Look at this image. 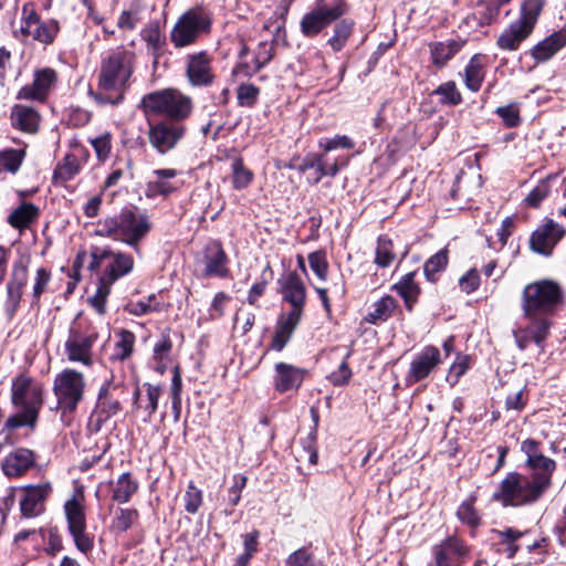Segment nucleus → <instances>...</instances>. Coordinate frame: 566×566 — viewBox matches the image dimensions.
I'll return each instance as SVG.
<instances>
[{
  "label": "nucleus",
  "instance_id": "nucleus-27",
  "mask_svg": "<svg viewBox=\"0 0 566 566\" xmlns=\"http://www.w3.org/2000/svg\"><path fill=\"white\" fill-rule=\"evenodd\" d=\"M28 282V266L22 261L15 262L7 284V308L12 314L20 305L22 292Z\"/></svg>",
  "mask_w": 566,
  "mask_h": 566
},
{
  "label": "nucleus",
  "instance_id": "nucleus-30",
  "mask_svg": "<svg viewBox=\"0 0 566 566\" xmlns=\"http://www.w3.org/2000/svg\"><path fill=\"white\" fill-rule=\"evenodd\" d=\"M565 45L566 30H558L538 42L531 50V55L537 63H544L551 60Z\"/></svg>",
  "mask_w": 566,
  "mask_h": 566
},
{
  "label": "nucleus",
  "instance_id": "nucleus-11",
  "mask_svg": "<svg viewBox=\"0 0 566 566\" xmlns=\"http://www.w3.org/2000/svg\"><path fill=\"white\" fill-rule=\"evenodd\" d=\"M347 11L345 0H316L314 7L300 21L301 32L307 38L316 36Z\"/></svg>",
  "mask_w": 566,
  "mask_h": 566
},
{
  "label": "nucleus",
  "instance_id": "nucleus-41",
  "mask_svg": "<svg viewBox=\"0 0 566 566\" xmlns=\"http://www.w3.org/2000/svg\"><path fill=\"white\" fill-rule=\"evenodd\" d=\"M138 483L132 479L129 473H123L112 483V499L118 503H126L137 491Z\"/></svg>",
  "mask_w": 566,
  "mask_h": 566
},
{
  "label": "nucleus",
  "instance_id": "nucleus-34",
  "mask_svg": "<svg viewBox=\"0 0 566 566\" xmlns=\"http://www.w3.org/2000/svg\"><path fill=\"white\" fill-rule=\"evenodd\" d=\"M501 3L499 1L480 0L467 18L472 25L484 27L491 24L499 15Z\"/></svg>",
  "mask_w": 566,
  "mask_h": 566
},
{
  "label": "nucleus",
  "instance_id": "nucleus-51",
  "mask_svg": "<svg viewBox=\"0 0 566 566\" xmlns=\"http://www.w3.org/2000/svg\"><path fill=\"white\" fill-rule=\"evenodd\" d=\"M138 512L132 509H118L112 522V527L116 532H126L137 520Z\"/></svg>",
  "mask_w": 566,
  "mask_h": 566
},
{
  "label": "nucleus",
  "instance_id": "nucleus-14",
  "mask_svg": "<svg viewBox=\"0 0 566 566\" xmlns=\"http://www.w3.org/2000/svg\"><path fill=\"white\" fill-rule=\"evenodd\" d=\"M64 513L75 547L81 553L87 554L94 546V537L86 531L85 511L80 496L74 495L65 502Z\"/></svg>",
  "mask_w": 566,
  "mask_h": 566
},
{
  "label": "nucleus",
  "instance_id": "nucleus-23",
  "mask_svg": "<svg viewBox=\"0 0 566 566\" xmlns=\"http://www.w3.org/2000/svg\"><path fill=\"white\" fill-rule=\"evenodd\" d=\"M440 350L434 346H426L411 361L408 378L420 381L441 364Z\"/></svg>",
  "mask_w": 566,
  "mask_h": 566
},
{
  "label": "nucleus",
  "instance_id": "nucleus-24",
  "mask_svg": "<svg viewBox=\"0 0 566 566\" xmlns=\"http://www.w3.org/2000/svg\"><path fill=\"white\" fill-rule=\"evenodd\" d=\"M187 77L195 86L208 85L212 82L211 56L206 51L188 55Z\"/></svg>",
  "mask_w": 566,
  "mask_h": 566
},
{
  "label": "nucleus",
  "instance_id": "nucleus-60",
  "mask_svg": "<svg viewBox=\"0 0 566 566\" xmlns=\"http://www.w3.org/2000/svg\"><path fill=\"white\" fill-rule=\"evenodd\" d=\"M285 566H315L314 556L308 549L300 548L287 556Z\"/></svg>",
  "mask_w": 566,
  "mask_h": 566
},
{
  "label": "nucleus",
  "instance_id": "nucleus-18",
  "mask_svg": "<svg viewBox=\"0 0 566 566\" xmlns=\"http://www.w3.org/2000/svg\"><path fill=\"white\" fill-rule=\"evenodd\" d=\"M273 56V44L270 41H261L256 48L250 52L247 45H242L239 52V62L235 67L238 74L252 76L265 66Z\"/></svg>",
  "mask_w": 566,
  "mask_h": 566
},
{
  "label": "nucleus",
  "instance_id": "nucleus-47",
  "mask_svg": "<svg viewBox=\"0 0 566 566\" xmlns=\"http://www.w3.org/2000/svg\"><path fill=\"white\" fill-rule=\"evenodd\" d=\"M105 274L98 280L96 292L88 298V303L96 310L98 314L105 313V303L111 292V286L115 281H109Z\"/></svg>",
  "mask_w": 566,
  "mask_h": 566
},
{
  "label": "nucleus",
  "instance_id": "nucleus-55",
  "mask_svg": "<svg viewBox=\"0 0 566 566\" xmlns=\"http://www.w3.org/2000/svg\"><path fill=\"white\" fill-rule=\"evenodd\" d=\"M318 146L324 150V153H328L337 148L352 149L354 148L355 143L346 135H336L333 138L321 139L318 142Z\"/></svg>",
  "mask_w": 566,
  "mask_h": 566
},
{
  "label": "nucleus",
  "instance_id": "nucleus-64",
  "mask_svg": "<svg viewBox=\"0 0 566 566\" xmlns=\"http://www.w3.org/2000/svg\"><path fill=\"white\" fill-rule=\"evenodd\" d=\"M469 368V356L467 355H458L454 363L451 365L449 375L447 377L448 381L454 385L459 378L465 374Z\"/></svg>",
  "mask_w": 566,
  "mask_h": 566
},
{
  "label": "nucleus",
  "instance_id": "nucleus-48",
  "mask_svg": "<svg viewBox=\"0 0 566 566\" xmlns=\"http://www.w3.org/2000/svg\"><path fill=\"white\" fill-rule=\"evenodd\" d=\"M448 260H449V258H448L447 249H442L439 252H437L434 255H432L424 263V266H423V272H424L426 277L429 281L434 282L436 275L446 269V266L448 264Z\"/></svg>",
  "mask_w": 566,
  "mask_h": 566
},
{
  "label": "nucleus",
  "instance_id": "nucleus-10",
  "mask_svg": "<svg viewBox=\"0 0 566 566\" xmlns=\"http://www.w3.org/2000/svg\"><path fill=\"white\" fill-rule=\"evenodd\" d=\"M545 491L530 476L512 472L501 482L493 497L505 506H520L535 502Z\"/></svg>",
  "mask_w": 566,
  "mask_h": 566
},
{
  "label": "nucleus",
  "instance_id": "nucleus-25",
  "mask_svg": "<svg viewBox=\"0 0 566 566\" xmlns=\"http://www.w3.org/2000/svg\"><path fill=\"white\" fill-rule=\"evenodd\" d=\"M51 485L49 483L28 485L23 490L20 500V510L23 516L34 517L43 511L44 501L49 496Z\"/></svg>",
  "mask_w": 566,
  "mask_h": 566
},
{
  "label": "nucleus",
  "instance_id": "nucleus-19",
  "mask_svg": "<svg viewBox=\"0 0 566 566\" xmlns=\"http://www.w3.org/2000/svg\"><path fill=\"white\" fill-rule=\"evenodd\" d=\"M179 175L180 172L174 168H163L153 170L146 182V197H167L176 192L182 185V182L176 180V178Z\"/></svg>",
  "mask_w": 566,
  "mask_h": 566
},
{
  "label": "nucleus",
  "instance_id": "nucleus-16",
  "mask_svg": "<svg viewBox=\"0 0 566 566\" xmlns=\"http://www.w3.org/2000/svg\"><path fill=\"white\" fill-rule=\"evenodd\" d=\"M566 235L563 224L553 219H545L531 234L530 248L533 252L545 256L552 255L555 247Z\"/></svg>",
  "mask_w": 566,
  "mask_h": 566
},
{
  "label": "nucleus",
  "instance_id": "nucleus-58",
  "mask_svg": "<svg viewBox=\"0 0 566 566\" xmlns=\"http://www.w3.org/2000/svg\"><path fill=\"white\" fill-rule=\"evenodd\" d=\"M146 388V403L144 406L148 417L153 416L158 407V400L161 396L163 388L157 385L145 384Z\"/></svg>",
  "mask_w": 566,
  "mask_h": 566
},
{
  "label": "nucleus",
  "instance_id": "nucleus-28",
  "mask_svg": "<svg viewBox=\"0 0 566 566\" xmlns=\"http://www.w3.org/2000/svg\"><path fill=\"white\" fill-rule=\"evenodd\" d=\"M274 369V388L279 392L298 388L306 374L304 369L286 363H277Z\"/></svg>",
  "mask_w": 566,
  "mask_h": 566
},
{
  "label": "nucleus",
  "instance_id": "nucleus-22",
  "mask_svg": "<svg viewBox=\"0 0 566 566\" xmlns=\"http://www.w3.org/2000/svg\"><path fill=\"white\" fill-rule=\"evenodd\" d=\"M36 461L35 453L27 448H18L8 453L1 462V469L8 478H19L27 473Z\"/></svg>",
  "mask_w": 566,
  "mask_h": 566
},
{
  "label": "nucleus",
  "instance_id": "nucleus-49",
  "mask_svg": "<svg viewBox=\"0 0 566 566\" xmlns=\"http://www.w3.org/2000/svg\"><path fill=\"white\" fill-rule=\"evenodd\" d=\"M395 260L392 242L387 237H380L377 242L375 263L380 268L389 266Z\"/></svg>",
  "mask_w": 566,
  "mask_h": 566
},
{
  "label": "nucleus",
  "instance_id": "nucleus-1",
  "mask_svg": "<svg viewBox=\"0 0 566 566\" xmlns=\"http://www.w3.org/2000/svg\"><path fill=\"white\" fill-rule=\"evenodd\" d=\"M564 303V291L554 280L543 279L524 286L521 295V308L528 324L517 327L513 335L517 347L524 350L531 340L541 345L549 334L552 322L549 316L555 314Z\"/></svg>",
  "mask_w": 566,
  "mask_h": 566
},
{
  "label": "nucleus",
  "instance_id": "nucleus-54",
  "mask_svg": "<svg viewBox=\"0 0 566 566\" xmlns=\"http://www.w3.org/2000/svg\"><path fill=\"white\" fill-rule=\"evenodd\" d=\"M308 263L311 270L316 274L321 281L327 279L328 263L326 254L323 251H315L308 254Z\"/></svg>",
  "mask_w": 566,
  "mask_h": 566
},
{
  "label": "nucleus",
  "instance_id": "nucleus-9",
  "mask_svg": "<svg viewBox=\"0 0 566 566\" xmlns=\"http://www.w3.org/2000/svg\"><path fill=\"white\" fill-rule=\"evenodd\" d=\"M86 387L85 375L75 368H64L55 376L53 392L63 416L76 410L84 398Z\"/></svg>",
  "mask_w": 566,
  "mask_h": 566
},
{
  "label": "nucleus",
  "instance_id": "nucleus-42",
  "mask_svg": "<svg viewBox=\"0 0 566 566\" xmlns=\"http://www.w3.org/2000/svg\"><path fill=\"white\" fill-rule=\"evenodd\" d=\"M396 306V300L390 295H386L374 303L373 310L368 313L365 319L370 324L385 322L391 316Z\"/></svg>",
  "mask_w": 566,
  "mask_h": 566
},
{
  "label": "nucleus",
  "instance_id": "nucleus-5",
  "mask_svg": "<svg viewBox=\"0 0 566 566\" xmlns=\"http://www.w3.org/2000/svg\"><path fill=\"white\" fill-rule=\"evenodd\" d=\"M97 340L95 328L74 321L60 347V355L69 364L92 368L96 360Z\"/></svg>",
  "mask_w": 566,
  "mask_h": 566
},
{
  "label": "nucleus",
  "instance_id": "nucleus-45",
  "mask_svg": "<svg viewBox=\"0 0 566 566\" xmlns=\"http://www.w3.org/2000/svg\"><path fill=\"white\" fill-rule=\"evenodd\" d=\"M172 343L168 335H161L160 339L155 344L153 349V359L155 361V370L164 374L169 360Z\"/></svg>",
  "mask_w": 566,
  "mask_h": 566
},
{
  "label": "nucleus",
  "instance_id": "nucleus-33",
  "mask_svg": "<svg viewBox=\"0 0 566 566\" xmlns=\"http://www.w3.org/2000/svg\"><path fill=\"white\" fill-rule=\"evenodd\" d=\"M81 156H85V149L78 146L75 147L72 153L66 154L54 170V180L65 182L77 175L81 170L78 160Z\"/></svg>",
  "mask_w": 566,
  "mask_h": 566
},
{
  "label": "nucleus",
  "instance_id": "nucleus-32",
  "mask_svg": "<svg viewBox=\"0 0 566 566\" xmlns=\"http://www.w3.org/2000/svg\"><path fill=\"white\" fill-rule=\"evenodd\" d=\"M347 158H337L333 163H328L325 154H322L317 156L315 160H304L297 169L300 172H305L308 169L316 168V181H319L323 176L334 177L342 167L347 165Z\"/></svg>",
  "mask_w": 566,
  "mask_h": 566
},
{
  "label": "nucleus",
  "instance_id": "nucleus-62",
  "mask_svg": "<svg viewBox=\"0 0 566 566\" xmlns=\"http://www.w3.org/2000/svg\"><path fill=\"white\" fill-rule=\"evenodd\" d=\"M496 114L507 127H515L521 122L520 109L515 104L497 107Z\"/></svg>",
  "mask_w": 566,
  "mask_h": 566
},
{
  "label": "nucleus",
  "instance_id": "nucleus-13",
  "mask_svg": "<svg viewBox=\"0 0 566 566\" xmlns=\"http://www.w3.org/2000/svg\"><path fill=\"white\" fill-rule=\"evenodd\" d=\"M126 395L125 385L120 381H115L114 378L106 380L102 385L93 412L98 427L122 411V401L126 399Z\"/></svg>",
  "mask_w": 566,
  "mask_h": 566
},
{
  "label": "nucleus",
  "instance_id": "nucleus-31",
  "mask_svg": "<svg viewBox=\"0 0 566 566\" xmlns=\"http://www.w3.org/2000/svg\"><path fill=\"white\" fill-rule=\"evenodd\" d=\"M11 124L14 128L35 134L40 126V114L32 107L17 104L11 108Z\"/></svg>",
  "mask_w": 566,
  "mask_h": 566
},
{
  "label": "nucleus",
  "instance_id": "nucleus-44",
  "mask_svg": "<svg viewBox=\"0 0 566 566\" xmlns=\"http://www.w3.org/2000/svg\"><path fill=\"white\" fill-rule=\"evenodd\" d=\"M253 178V172L244 166L242 158L234 157L231 160V182L235 190L248 188Z\"/></svg>",
  "mask_w": 566,
  "mask_h": 566
},
{
  "label": "nucleus",
  "instance_id": "nucleus-36",
  "mask_svg": "<svg viewBox=\"0 0 566 566\" xmlns=\"http://www.w3.org/2000/svg\"><path fill=\"white\" fill-rule=\"evenodd\" d=\"M463 40H448L446 42H436L430 45L432 62L436 66H444L464 45Z\"/></svg>",
  "mask_w": 566,
  "mask_h": 566
},
{
  "label": "nucleus",
  "instance_id": "nucleus-50",
  "mask_svg": "<svg viewBox=\"0 0 566 566\" xmlns=\"http://www.w3.org/2000/svg\"><path fill=\"white\" fill-rule=\"evenodd\" d=\"M51 272L43 266L36 269L32 283V302L38 304L51 282Z\"/></svg>",
  "mask_w": 566,
  "mask_h": 566
},
{
  "label": "nucleus",
  "instance_id": "nucleus-7",
  "mask_svg": "<svg viewBox=\"0 0 566 566\" xmlns=\"http://www.w3.org/2000/svg\"><path fill=\"white\" fill-rule=\"evenodd\" d=\"M211 25V13L203 6H196L185 11L170 32V41L175 48L189 46L208 33Z\"/></svg>",
  "mask_w": 566,
  "mask_h": 566
},
{
  "label": "nucleus",
  "instance_id": "nucleus-35",
  "mask_svg": "<svg viewBox=\"0 0 566 566\" xmlns=\"http://www.w3.org/2000/svg\"><path fill=\"white\" fill-rule=\"evenodd\" d=\"M526 465L533 470V474L530 478L547 490L552 484V475L556 469L555 461L542 454L531 460Z\"/></svg>",
  "mask_w": 566,
  "mask_h": 566
},
{
  "label": "nucleus",
  "instance_id": "nucleus-56",
  "mask_svg": "<svg viewBox=\"0 0 566 566\" xmlns=\"http://www.w3.org/2000/svg\"><path fill=\"white\" fill-rule=\"evenodd\" d=\"M549 182L547 180H541L526 196L525 201L527 206L536 208L549 195Z\"/></svg>",
  "mask_w": 566,
  "mask_h": 566
},
{
  "label": "nucleus",
  "instance_id": "nucleus-59",
  "mask_svg": "<svg viewBox=\"0 0 566 566\" xmlns=\"http://www.w3.org/2000/svg\"><path fill=\"white\" fill-rule=\"evenodd\" d=\"M185 509L188 513H196L202 503V492L193 483L188 485L185 493Z\"/></svg>",
  "mask_w": 566,
  "mask_h": 566
},
{
  "label": "nucleus",
  "instance_id": "nucleus-43",
  "mask_svg": "<svg viewBox=\"0 0 566 566\" xmlns=\"http://www.w3.org/2000/svg\"><path fill=\"white\" fill-rule=\"evenodd\" d=\"M415 273H407L392 289L403 298L405 304L411 311L413 303L417 301L420 289L416 284Z\"/></svg>",
  "mask_w": 566,
  "mask_h": 566
},
{
  "label": "nucleus",
  "instance_id": "nucleus-46",
  "mask_svg": "<svg viewBox=\"0 0 566 566\" xmlns=\"http://www.w3.org/2000/svg\"><path fill=\"white\" fill-rule=\"evenodd\" d=\"M117 337L118 339L115 343L114 353L112 357L116 360H125L133 353L135 345V335L130 331L120 329L117 333Z\"/></svg>",
  "mask_w": 566,
  "mask_h": 566
},
{
  "label": "nucleus",
  "instance_id": "nucleus-39",
  "mask_svg": "<svg viewBox=\"0 0 566 566\" xmlns=\"http://www.w3.org/2000/svg\"><path fill=\"white\" fill-rule=\"evenodd\" d=\"M332 36L327 40V44L334 52L342 51L348 39L352 36L355 22L352 19H338L335 21Z\"/></svg>",
  "mask_w": 566,
  "mask_h": 566
},
{
  "label": "nucleus",
  "instance_id": "nucleus-37",
  "mask_svg": "<svg viewBox=\"0 0 566 566\" xmlns=\"http://www.w3.org/2000/svg\"><path fill=\"white\" fill-rule=\"evenodd\" d=\"M39 208L31 202H23L15 208L8 217V222L15 229L30 227L39 217Z\"/></svg>",
  "mask_w": 566,
  "mask_h": 566
},
{
  "label": "nucleus",
  "instance_id": "nucleus-52",
  "mask_svg": "<svg viewBox=\"0 0 566 566\" xmlns=\"http://www.w3.org/2000/svg\"><path fill=\"white\" fill-rule=\"evenodd\" d=\"M24 150L22 149H9L0 154V168L10 172H17L20 168L23 158Z\"/></svg>",
  "mask_w": 566,
  "mask_h": 566
},
{
  "label": "nucleus",
  "instance_id": "nucleus-57",
  "mask_svg": "<svg viewBox=\"0 0 566 566\" xmlns=\"http://www.w3.org/2000/svg\"><path fill=\"white\" fill-rule=\"evenodd\" d=\"M91 143L99 160L104 161L109 157L112 149V135L109 133H104L92 139Z\"/></svg>",
  "mask_w": 566,
  "mask_h": 566
},
{
  "label": "nucleus",
  "instance_id": "nucleus-53",
  "mask_svg": "<svg viewBox=\"0 0 566 566\" xmlns=\"http://www.w3.org/2000/svg\"><path fill=\"white\" fill-rule=\"evenodd\" d=\"M434 94L441 96V102L444 104L458 105L462 101V96L453 81H449L439 85L436 88Z\"/></svg>",
  "mask_w": 566,
  "mask_h": 566
},
{
  "label": "nucleus",
  "instance_id": "nucleus-12",
  "mask_svg": "<svg viewBox=\"0 0 566 566\" xmlns=\"http://www.w3.org/2000/svg\"><path fill=\"white\" fill-rule=\"evenodd\" d=\"M60 31L56 20H41L32 2H27L21 9L19 33L22 38H31L44 45L53 43Z\"/></svg>",
  "mask_w": 566,
  "mask_h": 566
},
{
  "label": "nucleus",
  "instance_id": "nucleus-2",
  "mask_svg": "<svg viewBox=\"0 0 566 566\" xmlns=\"http://www.w3.org/2000/svg\"><path fill=\"white\" fill-rule=\"evenodd\" d=\"M135 54L124 49L109 52L101 62L98 91L95 99L116 105L123 101L127 83L134 73Z\"/></svg>",
  "mask_w": 566,
  "mask_h": 566
},
{
  "label": "nucleus",
  "instance_id": "nucleus-6",
  "mask_svg": "<svg viewBox=\"0 0 566 566\" xmlns=\"http://www.w3.org/2000/svg\"><path fill=\"white\" fill-rule=\"evenodd\" d=\"M140 108L146 115L164 116L176 123L190 116L192 101L176 88H164L144 95Z\"/></svg>",
  "mask_w": 566,
  "mask_h": 566
},
{
  "label": "nucleus",
  "instance_id": "nucleus-4",
  "mask_svg": "<svg viewBox=\"0 0 566 566\" xmlns=\"http://www.w3.org/2000/svg\"><path fill=\"white\" fill-rule=\"evenodd\" d=\"M11 400L19 411L7 419L6 427L9 429L19 427L34 429L43 405L42 385L34 378L21 374L12 380Z\"/></svg>",
  "mask_w": 566,
  "mask_h": 566
},
{
  "label": "nucleus",
  "instance_id": "nucleus-17",
  "mask_svg": "<svg viewBox=\"0 0 566 566\" xmlns=\"http://www.w3.org/2000/svg\"><path fill=\"white\" fill-rule=\"evenodd\" d=\"M186 127L174 122L150 124L147 133L149 144L161 155L174 149L182 139Z\"/></svg>",
  "mask_w": 566,
  "mask_h": 566
},
{
  "label": "nucleus",
  "instance_id": "nucleus-26",
  "mask_svg": "<svg viewBox=\"0 0 566 566\" xmlns=\"http://www.w3.org/2000/svg\"><path fill=\"white\" fill-rule=\"evenodd\" d=\"M303 310L292 308L287 313H282L276 323L275 333L272 339V348L280 352L289 343L295 328L297 327Z\"/></svg>",
  "mask_w": 566,
  "mask_h": 566
},
{
  "label": "nucleus",
  "instance_id": "nucleus-21",
  "mask_svg": "<svg viewBox=\"0 0 566 566\" xmlns=\"http://www.w3.org/2000/svg\"><path fill=\"white\" fill-rule=\"evenodd\" d=\"M277 291L283 301L291 304L292 308L303 310L306 300V287L295 272H285L277 280Z\"/></svg>",
  "mask_w": 566,
  "mask_h": 566
},
{
  "label": "nucleus",
  "instance_id": "nucleus-8",
  "mask_svg": "<svg viewBox=\"0 0 566 566\" xmlns=\"http://www.w3.org/2000/svg\"><path fill=\"white\" fill-rule=\"evenodd\" d=\"M543 8L542 0H525L521 8L520 18L505 28L496 40L502 51H516L525 41L537 22Z\"/></svg>",
  "mask_w": 566,
  "mask_h": 566
},
{
  "label": "nucleus",
  "instance_id": "nucleus-63",
  "mask_svg": "<svg viewBox=\"0 0 566 566\" xmlns=\"http://www.w3.org/2000/svg\"><path fill=\"white\" fill-rule=\"evenodd\" d=\"M457 515L462 522L467 523L471 527H475L480 523V516L474 510L472 502H463L459 506Z\"/></svg>",
  "mask_w": 566,
  "mask_h": 566
},
{
  "label": "nucleus",
  "instance_id": "nucleus-29",
  "mask_svg": "<svg viewBox=\"0 0 566 566\" xmlns=\"http://www.w3.org/2000/svg\"><path fill=\"white\" fill-rule=\"evenodd\" d=\"M467 552L460 539L450 537L434 548L436 566H460Z\"/></svg>",
  "mask_w": 566,
  "mask_h": 566
},
{
  "label": "nucleus",
  "instance_id": "nucleus-3",
  "mask_svg": "<svg viewBox=\"0 0 566 566\" xmlns=\"http://www.w3.org/2000/svg\"><path fill=\"white\" fill-rule=\"evenodd\" d=\"M149 217L137 209H123L116 216H108L97 222L95 235L123 242L139 252V242L151 230Z\"/></svg>",
  "mask_w": 566,
  "mask_h": 566
},
{
  "label": "nucleus",
  "instance_id": "nucleus-15",
  "mask_svg": "<svg viewBox=\"0 0 566 566\" xmlns=\"http://www.w3.org/2000/svg\"><path fill=\"white\" fill-rule=\"evenodd\" d=\"M197 265L201 277H226L229 273L228 255L221 242H208L197 259Z\"/></svg>",
  "mask_w": 566,
  "mask_h": 566
},
{
  "label": "nucleus",
  "instance_id": "nucleus-40",
  "mask_svg": "<svg viewBox=\"0 0 566 566\" xmlns=\"http://www.w3.org/2000/svg\"><path fill=\"white\" fill-rule=\"evenodd\" d=\"M111 258H113L112 263L103 272L109 277V281H117L133 270L134 260L132 255L124 252H113Z\"/></svg>",
  "mask_w": 566,
  "mask_h": 566
},
{
  "label": "nucleus",
  "instance_id": "nucleus-38",
  "mask_svg": "<svg viewBox=\"0 0 566 566\" xmlns=\"http://www.w3.org/2000/svg\"><path fill=\"white\" fill-rule=\"evenodd\" d=\"M485 69L480 54L473 55L463 72V80L465 86L472 91L478 92L484 81Z\"/></svg>",
  "mask_w": 566,
  "mask_h": 566
},
{
  "label": "nucleus",
  "instance_id": "nucleus-61",
  "mask_svg": "<svg viewBox=\"0 0 566 566\" xmlns=\"http://www.w3.org/2000/svg\"><path fill=\"white\" fill-rule=\"evenodd\" d=\"M142 39L147 43V45L154 51L160 50L164 44V39L160 33V30L157 25L146 27L142 31Z\"/></svg>",
  "mask_w": 566,
  "mask_h": 566
},
{
  "label": "nucleus",
  "instance_id": "nucleus-20",
  "mask_svg": "<svg viewBox=\"0 0 566 566\" xmlns=\"http://www.w3.org/2000/svg\"><path fill=\"white\" fill-rule=\"evenodd\" d=\"M56 72L53 69L45 67L34 72V78L31 84L24 85L17 97L25 101L43 102L50 94L56 83Z\"/></svg>",
  "mask_w": 566,
  "mask_h": 566
}]
</instances>
